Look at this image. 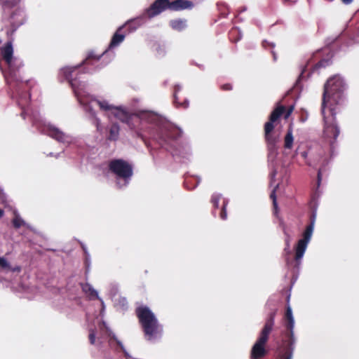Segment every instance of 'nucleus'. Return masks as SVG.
Here are the masks:
<instances>
[{
	"instance_id": "1",
	"label": "nucleus",
	"mask_w": 359,
	"mask_h": 359,
	"mask_svg": "<svg viewBox=\"0 0 359 359\" xmlns=\"http://www.w3.org/2000/svg\"><path fill=\"white\" fill-rule=\"evenodd\" d=\"M78 67V66H75L62 68L60 72V76H62L64 79L68 80L79 102L83 107L86 111L89 113L90 117L93 118V123L95 125L97 130L98 131H101V122L100 118H97L95 111L93 109V104L95 103L99 106L101 110L106 112H110L111 114L113 113L116 107L112 104H110L106 100L96 99L93 97L87 92L85 83L78 81L76 78L73 77V76L76 74Z\"/></svg>"
},
{
	"instance_id": "2",
	"label": "nucleus",
	"mask_w": 359,
	"mask_h": 359,
	"mask_svg": "<svg viewBox=\"0 0 359 359\" xmlns=\"http://www.w3.org/2000/svg\"><path fill=\"white\" fill-rule=\"evenodd\" d=\"M1 53L3 59L8 65V71L4 72L5 79L10 90L16 91L17 95L18 96L17 101L18 104L22 109L21 116L23 118H25V115L27 113V109H25V105L28 103V100H29L31 94L33 93L34 88L31 90L28 97L20 93L18 71L23 66V63L21 60L13 57V48L11 40H9L6 46L1 48Z\"/></svg>"
},
{
	"instance_id": "3",
	"label": "nucleus",
	"mask_w": 359,
	"mask_h": 359,
	"mask_svg": "<svg viewBox=\"0 0 359 359\" xmlns=\"http://www.w3.org/2000/svg\"><path fill=\"white\" fill-rule=\"evenodd\" d=\"M285 111V107L283 106H278L271 113L269 121L265 123L264 133L265 140L268 148V162L271 167V172L270 173L271 183L275 179L277 171L275 168L276 164V158L278 155V142H279V135L273 132L275 122Z\"/></svg>"
},
{
	"instance_id": "4",
	"label": "nucleus",
	"mask_w": 359,
	"mask_h": 359,
	"mask_svg": "<svg viewBox=\"0 0 359 359\" xmlns=\"http://www.w3.org/2000/svg\"><path fill=\"white\" fill-rule=\"evenodd\" d=\"M345 88L344 79L338 75L327 80L324 87L322 107L330 109L332 113L337 110V106L344 102Z\"/></svg>"
},
{
	"instance_id": "5",
	"label": "nucleus",
	"mask_w": 359,
	"mask_h": 359,
	"mask_svg": "<svg viewBox=\"0 0 359 359\" xmlns=\"http://www.w3.org/2000/svg\"><path fill=\"white\" fill-rule=\"evenodd\" d=\"M137 315L149 340L155 339L162 332V328L154 313L147 306L137 309Z\"/></svg>"
},
{
	"instance_id": "6",
	"label": "nucleus",
	"mask_w": 359,
	"mask_h": 359,
	"mask_svg": "<svg viewBox=\"0 0 359 359\" xmlns=\"http://www.w3.org/2000/svg\"><path fill=\"white\" fill-rule=\"evenodd\" d=\"M32 118L33 125L35 126L42 133L46 134L57 141L64 143L70 144L72 142V137L69 135L64 133L59 128L47 123L43 121L40 114L37 112H33L32 114Z\"/></svg>"
},
{
	"instance_id": "7",
	"label": "nucleus",
	"mask_w": 359,
	"mask_h": 359,
	"mask_svg": "<svg viewBox=\"0 0 359 359\" xmlns=\"http://www.w3.org/2000/svg\"><path fill=\"white\" fill-rule=\"evenodd\" d=\"M285 317L287 319V328L289 330L286 334L287 339L283 341V346L280 348L279 359H292L294 351L295 339L294 337V320L292 316V309L290 306L287 307Z\"/></svg>"
},
{
	"instance_id": "8",
	"label": "nucleus",
	"mask_w": 359,
	"mask_h": 359,
	"mask_svg": "<svg viewBox=\"0 0 359 359\" xmlns=\"http://www.w3.org/2000/svg\"><path fill=\"white\" fill-rule=\"evenodd\" d=\"M192 6V2L188 0H175L172 2H170L168 0H156L151 5L147 12L150 18H153L167 8L179 11L191 8Z\"/></svg>"
},
{
	"instance_id": "9",
	"label": "nucleus",
	"mask_w": 359,
	"mask_h": 359,
	"mask_svg": "<svg viewBox=\"0 0 359 359\" xmlns=\"http://www.w3.org/2000/svg\"><path fill=\"white\" fill-rule=\"evenodd\" d=\"M274 325V319L271 316L266 322L263 329L262 330L258 339L253 345L251 350L252 359H260L263 358L266 353L265 344L269 339V336L273 330Z\"/></svg>"
},
{
	"instance_id": "10",
	"label": "nucleus",
	"mask_w": 359,
	"mask_h": 359,
	"mask_svg": "<svg viewBox=\"0 0 359 359\" xmlns=\"http://www.w3.org/2000/svg\"><path fill=\"white\" fill-rule=\"evenodd\" d=\"M109 170L116 175V183L119 187L126 186L133 175V167L121 159L111 161L109 164Z\"/></svg>"
},
{
	"instance_id": "11",
	"label": "nucleus",
	"mask_w": 359,
	"mask_h": 359,
	"mask_svg": "<svg viewBox=\"0 0 359 359\" xmlns=\"http://www.w3.org/2000/svg\"><path fill=\"white\" fill-rule=\"evenodd\" d=\"M337 110L330 111V109L322 107L321 111L324 120V137L333 144L339 135L340 130L338 126L335 123V116Z\"/></svg>"
},
{
	"instance_id": "12",
	"label": "nucleus",
	"mask_w": 359,
	"mask_h": 359,
	"mask_svg": "<svg viewBox=\"0 0 359 359\" xmlns=\"http://www.w3.org/2000/svg\"><path fill=\"white\" fill-rule=\"evenodd\" d=\"M181 133L182 132L179 128L169 123H163L160 126V132L158 137L159 144L161 147H165L167 150H171L172 144L170 142H174V140L180 136Z\"/></svg>"
},
{
	"instance_id": "13",
	"label": "nucleus",
	"mask_w": 359,
	"mask_h": 359,
	"mask_svg": "<svg viewBox=\"0 0 359 359\" xmlns=\"http://www.w3.org/2000/svg\"><path fill=\"white\" fill-rule=\"evenodd\" d=\"M315 224V217L311 219V223L308 225L302 234V238L299 239L297 242V245L294 248L295 256L294 259L297 264L299 265L301 263V260L304 257L305 251L307 248V245L311 241L313 235Z\"/></svg>"
},
{
	"instance_id": "14",
	"label": "nucleus",
	"mask_w": 359,
	"mask_h": 359,
	"mask_svg": "<svg viewBox=\"0 0 359 359\" xmlns=\"http://www.w3.org/2000/svg\"><path fill=\"white\" fill-rule=\"evenodd\" d=\"M148 8L141 15L128 20L125 26L129 29V32H133L147 22V18H151L147 13Z\"/></svg>"
},
{
	"instance_id": "15",
	"label": "nucleus",
	"mask_w": 359,
	"mask_h": 359,
	"mask_svg": "<svg viewBox=\"0 0 359 359\" xmlns=\"http://www.w3.org/2000/svg\"><path fill=\"white\" fill-rule=\"evenodd\" d=\"M113 114L116 118L120 120L123 123L130 124V121L132 118V115L128 113L125 109L122 107H117L114 109Z\"/></svg>"
},
{
	"instance_id": "16",
	"label": "nucleus",
	"mask_w": 359,
	"mask_h": 359,
	"mask_svg": "<svg viewBox=\"0 0 359 359\" xmlns=\"http://www.w3.org/2000/svg\"><path fill=\"white\" fill-rule=\"evenodd\" d=\"M20 11L18 12V15L20 14ZM18 15L16 13H13L11 17V28L6 30V34L10 36L15 32V30L23 23V18L21 17L20 19L15 20V16Z\"/></svg>"
},
{
	"instance_id": "17",
	"label": "nucleus",
	"mask_w": 359,
	"mask_h": 359,
	"mask_svg": "<svg viewBox=\"0 0 359 359\" xmlns=\"http://www.w3.org/2000/svg\"><path fill=\"white\" fill-rule=\"evenodd\" d=\"M139 118L144 121L150 123H156L159 121V117L157 114L151 111H142L138 114Z\"/></svg>"
},
{
	"instance_id": "18",
	"label": "nucleus",
	"mask_w": 359,
	"mask_h": 359,
	"mask_svg": "<svg viewBox=\"0 0 359 359\" xmlns=\"http://www.w3.org/2000/svg\"><path fill=\"white\" fill-rule=\"evenodd\" d=\"M171 153L173 156H182L184 158H187L190 155V147L189 145H182L180 148L172 150Z\"/></svg>"
},
{
	"instance_id": "19",
	"label": "nucleus",
	"mask_w": 359,
	"mask_h": 359,
	"mask_svg": "<svg viewBox=\"0 0 359 359\" xmlns=\"http://www.w3.org/2000/svg\"><path fill=\"white\" fill-rule=\"evenodd\" d=\"M121 29L122 27H119V29L114 34L109 46V48H113L116 46H118L124 40L125 35L120 33Z\"/></svg>"
},
{
	"instance_id": "20",
	"label": "nucleus",
	"mask_w": 359,
	"mask_h": 359,
	"mask_svg": "<svg viewBox=\"0 0 359 359\" xmlns=\"http://www.w3.org/2000/svg\"><path fill=\"white\" fill-rule=\"evenodd\" d=\"M82 290L90 298H98L97 292L89 283L81 285Z\"/></svg>"
},
{
	"instance_id": "21",
	"label": "nucleus",
	"mask_w": 359,
	"mask_h": 359,
	"mask_svg": "<svg viewBox=\"0 0 359 359\" xmlns=\"http://www.w3.org/2000/svg\"><path fill=\"white\" fill-rule=\"evenodd\" d=\"M293 142H294V137H293V134H292V129L290 127L288 129L287 134L284 139V147L285 149H291L293 145Z\"/></svg>"
},
{
	"instance_id": "22",
	"label": "nucleus",
	"mask_w": 359,
	"mask_h": 359,
	"mask_svg": "<svg viewBox=\"0 0 359 359\" xmlns=\"http://www.w3.org/2000/svg\"><path fill=\"white\" fill-rule=\"evenodd\" d=\"M119 126L116 123H113L109 128V139L111 140H116L119 136Z\"/></svg>"
},
{
	"instance_id": "23",
	"label": "nucleus",
	"mask_w": 359,
	"mask_h": 359,
	"mask_svg": "<svg viewBox=\"0 0 359 359\" xmlns=\"http://www.w3.org/2000/svg\"><path fill=\"white\" fill-rule=\"evenodd\" d=\"M170 25L172 29L181 31L186 27V21L181 19L172 20L170 22Z\"/></svg>"
},
{
	"instance_id": "24",
	"label": "nucleus",
	"mask_w": 359,
	"mask_h": 359,
	"mask_svg": "<svg viewBox=\"0 0 359 359\" xmlns=\"http://www.w3.org/2000/svg\"><path fill=\"white\" fill-rule=\"evenodd\" d=\"M13 213L15 217L13 219V224L15 228H19L21 226H26L27 228L30 229V226L25 222L16 210H15Z\"/></svg>"
},
{
	"instance_id": "25",
	"label": "nucleus",
	"mask_w": 359,
	"mask_h": 359,
	"mask_svg": "<svg viewBox=\"0 0 359 359\" xmlns=\"http://www.w3.org/2000/svg\"><path fill=\"white\" fill-rule=\"evenodd\" d=\"M100 60V57H96L93 53H90L87 58L83 62L84 66H94Z\"/></svg>"
},
{
	"instance_id": "26",
	"label": "nucleus",
	"mask_w": 359,
	"mask_h": 359,
	"mask_svg": "<svg viewBox=\"0 0 359 359\" xmlns=\"http://www.w3.org/2000/svg\"><path fill=\"white\" fill-rule=\"evenodd\" d=\"M0 266L2 269H8L12 271H20L19 267L12 268L10 265V263L7 261V259L2 257H0Z\"/></svg>"
},
{
	"instance_id": "27",
	"label": "nucleus",
	"mask_w": 359,
	"mask_h": 359,
	"mask_svg": "<svg viewBox=\"0 0 359 359\" xmlns=\"http://www.w3.org/2000/svg\"><path fill=\"white\" fill-rule=\"evenodd\" d=\"M283 232H284V234H285V248L284 251H285L287 254H290V248L291 237H290V236L287 233V231H286L285 227H283Z\"/></svg>"
},
{
	"instance_id": "28",
	"label": "nucleus",
	"mask_w": 359,
	"mask_h": 359,
	"mask_svg": "<svg viewBox=\"0 0 359 359\" xmlns=\"http://www.w3.org/2000/svg\"><path fill=\"white\" fill-rule=\"evenodd\" d=\"M102 326H103V327H104V329H105L104 332H105L106 334H107L109 337H111V338H112L113 339H114V340H116V341L117 344H118L121 346V348L123 349V351H124L125 354H126V355H127V353L126 352V351H125V349H124V347H123V344H121V342L117 340V339L116 338V336H115L114 334H112V332H111V330H109V329L106 326V325H105V323H103Z\"/></svg>"
},
{
	"instance_id": "29",
	"label": "nucleus",
	"mask_w": 359,
	"mask_h": 359,
	"mask_svg": "<svg viewBox=\"0 0 359 359\" xmlns=\"http://www.w3.org/2000/svg\"><path fill=\"white\" fill-rule=\"evenodd\" d=\"M181 87L180 86H176L175 89V102L178 104V106H182L184 108H187L189 105L188 101L185 100L183 103H178V97L177 95V92L180 90Z\"/></svg>"
},
{
	"instance_id": "30",
	"label": "nucleus",
	"mask_w": 359,
	"mask_h": 359,
	"mask_svg": "<svg viewBox=\"0 0 359 359\" xmlns=\"http://www.w3.org/2000/svg\"><path fill=\"white\" fill-rule=\"evenodd\" d=\"M18 0H13V1L5 0V1H4L2 3V6H3V8L4 10V12H6V11L7 9H9L11 7L15 6L18 4Z\"/></svg>"
},
{
	"instance_id": "31",
	"label": "nucleus",
	"mask_w": 359,
	"mask_h": 359,
	"mask_svg": "<svg viewBox=\"0 0 359 359\" xmlns=\"http://www.w3.org/2000/svg\"><path fill=\"white\" fill-rule=\"evenodd\" d=\"M116 305L118 306L121 309H126L127 307V300L125 297H119L117 299H116Z\"/></svg>"
},
{
	"instance_id": "32",
	"label": "nucleus",
	"mask_w": 359,
	"mask_h": 359,
	"mask_svg": "<svg viewBox=\"0 0 359 359\" xmlns=\"http://www.w3.org/2000/svg\"><path fill=\"white\" fill-rule=\"evenodd\" d=\"M278 187V184H276L270 195L271 198L273 200V208L275 210V213H277V211H278V204H277L276 196V190Z\"/></svg>"
},
{
	"instance_id": "33",
	"label": "nucleus",
	"mask_w": 359,
	"mask_h": 359,
	"mask_svg": "<svg viewBox=\"0 0 359 359\" xmlns=\"http://www.w3.org/2000/svg\"><path fill=\"white\" fill-rule=\"evenodd\" d=\"M222 197V195L219 194H214L211 198V202L213 204L215 208H218L219 201Z\"/></svg>"
},
{
	"instance_id": "34",
	"label": "nucleus",
	"mask_w": 359,
	"mask_h": 359,
	"mask_svg": "<svg viewBox=\"0 0 359 359\" xmlns=\"http://www.w3.org/2000/svg\"><path fill=\"white\" fill-rule=\"evenodd\" d=\"M227 203H228V201L227 200H224V203H223V206H222V212H221V214H220V217L223 220H225L226 219V217H227L226 210Z\"/></svg>"
},
{
	"instance_id": "35",
	"label": "nucleus",
	"mask_w": 359,
	"mask_h": 359,
	"mask_svg": "<svg viewBox=\"0 0 359 359\" xmlns=\"http://www.w3.org/2000/svg\"><path fill=\"white\" fill-rule=\"evenodd\" d=\"M0 200L1 201L2 203H4L5 205H7L8 201H7L6 195L4 192L3 189L1 187H0Z\"/></svg>"
},
{
	"instance_id": "36",
	"label": "nucleus",
	"mask_w": 359,
	"mask_h": 359,
	"mask_svg": "<svg viewBox=\"0 0 359 359\" xmlns=\"http://www.w3.org/2000/svg\"><path fill=\"white\" fill-rule=\"evenodd\" d=\"M89 340L91 344H95V332L94 330H90L89 334Z\"/></svg>"
},
{
	"instance_id": "37",
	"label": "nucleus",
	"mask_w": 359,
	"mask_h": 359,
	"mask_svg": "<svg viewBox=\"0 0 359 359\" xmlns=\"http://www.w3.org/2000/svg\"><path fill=\"white\" fill-rule=\"evenodd\" d=\"M262 44L265 48H266L268 47H271V48H273L275 47V44L273 43L269 42L266 40L263 41Z\"/></svg>"
},
{
	"instance_id": "38",
	"label": "nucleus",
	"mask_w": 359,
	"mask_h": 359,
	"mask_svg": "<svg viewBox=\"0 0 359 359\" xmlns=\"http://www.w3.org/2000/svg\"><path fill=\"white\" fill-rule=\"evenodd\" d=\"M294 109V107L293 106H291L290 107V108L287 110V111L285 112V118H287L290 114H292V111Z\"/></svg>"
},
{
	"instance_id": "39",
	"label": "nucleus",
	"mask_w": 359,
	"mask_h": 359,
	"mask_svg": "<svg viewBox=\"0 0 359 359\" xmlns=\"http://www.w3.org/2000/svg\"><path fill=\"white\" fill-rule=\"evenodd\" d=\"M328 65H329V60H322V61L318 62L317 66L318 67H325V66H327Z\"/></svg>"
},
{
	"instance_id": "40",
	"label": "nucleus",
	"mask_w": 359,
	"mask_h": 359,
	"mask_svg": "<svg viewBox=\"0 0 359 359\" xmlns=\"http://www.w3.org/2000/svg\"><path fill=\"white\" fill-rule=\"evenodd\" d=\"M234 34H239V37L238 38L237 40H239L241 38V35L240 34V31L237 28L233 29L231 30V36H232Z\"/></svg>"
},
{
	"instance_id": "41",
	"label": "nucleus",
	"mask_w": 359,
	"mask_h": 359,
	"mask_svg": "<svg viewBox=\"0 0 359 359\" xmlns=\"http://www.w3.org/2000/svg\"><path fill=\"white\" fill-rule=\"evenodd\" d=\"M321 170H318V187L320 186V182H321V180H322V177H321Z\"/></svg>"
},
{
	"instance_id": "42",
	"label": "nucleus",
	"mask_w": 359,
	"mask_h": 359,
	"mask_svg": "<svg viewBox=\"0 0 359 359\" xmlns=\"http://www.w3.org/2000/svg\"><path fill=\"white\" fill-rule=\"evenodd\" d=\"M222 88L224 90H228L231 89V86L230 84H224Z\"/></svg>"
},
{
	"instance_id": "43",
	"label": "nucleus",
	"mask_w": 359,
	"mask_h": 359,
	"mask_svg": "<svg viewBox=\"0 0 359 359\" xmlns=\"http://www.w3.org/2000/svg\"><path fill=\"white\" fill-rule=\"evenodd\" d=\"M341 1L345 4H349L353 1V0H341Z\"/></svg>"
},
{
	"instance_id": "44",
	"label": "nucleus",
	"mask_w": 359,
	"mask_h": 359,
	"mask_svg": "<svg viewBox=\"0 0 359 359\" xmlns=\"http://www.w3.org/2000/svg\"><path fill=\"white\" fill-rule=\"evenodd\" d=\"M302 156L304 158L307 157V153L306 151H304L302 153Z\"/></svg>"
},
{
	"instance_id": "45",
	"label": "nucleus",
	"mask_w": 359,
	"mask_h": 359,
	"mask_svg": "<svg viewBox=\"0 0 359 359\" xmlns=\"http://www.w3.org/2000/svg\"><path fill=\"white\" fill-rule=\"evenodd\" d=\"M271 53L273 55V60H276V55L275 52L273 50H271Z\"/></svg>"
},
{
	"instance_id": "46",
	"label": "nucleus",
	"mask_w": 359,
	"mask_h": 359,
	"mask_svg": "<svg viewBox=\"0 0 359 359\" xmlns=\"http://www.w3.org/2000/svg\"><path fill=\"white\" fill-rule=\"evenodd\" d=\"M4 214V210H2L1 209H0V218H1V217H3Z\"/></svg>"
},
{
	"instance_id": "47",
	"label": "nucleus",
	"mask_w": 359,
	"mask_h": 359,
	"mask_svg": "<svg viewBox=\"0 0 359 359\" xmlns=\"http://www.w3.org/2000/svg\"><path fill=\"white\" fill-rule=\"evenodd\" d=\"M246 10L245 7H243L241 10V12L245 11Z\"/></svg>"
},
{
	"instance_id": "48",
	"label": "nucleus",
	"mask_w": 359,
	"mask_h": 359,
	"mask_svg": "<svg viewBox=\"0 0 359 359\" xmlns=\"http://www.w3.org/2000/svg\"><path fill=\"white\" fill-rule=\"evenodd\" d=\"M198 183H199V181L198 180V181H197V182H196V184L194 186V187H193V188H194V187H197V185H198Z\"/></svg>"
},
{
	"instance_id": "49",
	"label": "nucleus",
	"mask_w": 359,
	"mask_h": 359,
	"mask_svg": "<svg viewBox=\"0 0 359 359\" xmlns=\"http://www.w3.org/2000/svg\"><path fill=\"white\" fill-rule=\"evenodd\" d=\"M0 42H1V40L0 39Z\"/></svg>"
}]
</instances>
